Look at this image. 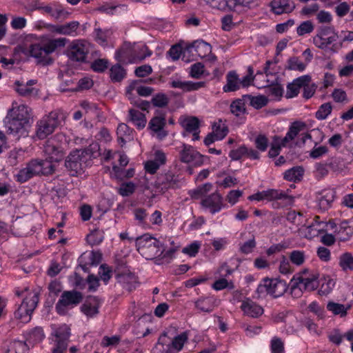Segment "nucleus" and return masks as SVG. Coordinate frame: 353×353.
I'll return each instance as SVG.
<instances>
[{"instance_id": "e433bc0d", "label": "nucleus", "mask_w": 353, "mask_h": 353, "mask_svg": "<svg viewBox=\"0 0 353 353\" xmlns=\"http://www.w3.org/2000/svg\"><path fill=\"white\" fill-rule=\"evenodd\" d=\"M126 76V70L120 63L112 65L110 69V78L113 82H121Z\"/></svg>"}, {"instance_id": "a19ab883", "label": "nucleus", "mask_w": 353, "mask_h": 353, "mask_svg": "<svg viewBox=\"0 0 353 353\" xmlns=\"http://www.w3.org/2000/svg\"><path fill=\"white\" fill-rule=\"evenodd\" d=\"M212 130L216 134V139H224L229 132L228 128L225 124V121H223L221 119L213 123Z\"/></svg>"}, {"instance_id": "6ab92c4d", "label": "nucleus", "mask_w": 353, "mask_h": 353, "mask_svg": "<svg viewBox=\"0 0 353 353\" xmlns=\"http://www.w3.org/2000/svg\"><path fill=\"white\" fill-rule=\"evenodd\" d=\"M263 200L272 201L274 200H282L284 201L283 206L291 205L293 201V197L288 195L283 191L276 189H268L263 191Z\"/></svg>"}, {"instance_id": "774afa93", "label": "nucleus", "mask_w": 353, "mask_h": 353, "mask_svg": "<svg viewBox=\"0 0 353 353\" xmlns=\"http://www.w3.org/2000/svg\"><path fill=\"white\" fill-rule=\"evenodd\" d=\"M272 353H283L284 351V345L281 339L277 337L272 339L271 341Z\"/></svg>"}, {"instance_id": "0eeeda50", "label": "nucleus", "mask_w": 353, "mask_h": 353, "mask_svg": "<svg viewBox=\"0 0 353 353\" xmlns=\"http://www.w3.org/2000/svg\"><path fill=\"white\" fill-rule=\"evenodd\" d=\"M181 185V179L179 175L172 172L161 173L157 176L154 186L158 192L163 194L170 189H176Z\"/></svg>"}, {"instance_id": "dca6fc26", "label": "nucleus", "mask_w": 353, "mask_h": 353, "mask_svg": "<svg viewBox=\"0 0 353 353\" xmlns=\"http://www.w3.org/2000/svg\"><path fill=\"white\" fill-rule=\"evenodd\" d=\"M102 259V254L99 252L92 251L88 256L82 254L78 259L79 266L85 272H89L88 266H97Z\"/></svg>"}, {"instance_id": "ddd939ff", "label": "nucleus", "mask_w": 353, "mask_h": 353, "mask_svg": "<svg viewBox=\"0 0 353 353\" xmlns=\"http://www.w3.org/2000/svg\"><path fill=\"white\" fill-rule=\"evenodd\" d=\"M203 155L196 151L191 145L183 144L179 153L180 161L185 163H192L195 165L203 164Z\"/></svg>"}, {"instance_id": "6e6d98bb", "label": "nucleus", "mask_w": 353, "mask_h": 353, "mask_svg": "<svg viewBox=\"0 0 353 353\" xmlns=\"http://www.w3.org/2000/svg\"><path fill=\"white\" fill-rule=\"evenodd\" d=\"M14 85H16L15 90L17 92L23 97L30 96L35 90L34 88H29L26 83L19 81H16Z\"/></svg>"}, {"instance_id": "f704fd0d", "label": "nucleus", "mask_w": 353, "mask_h": 353, "mask_svg": "<svg viewBox=\"0 0 353 353\" xmlns=\"http://www.w3.org/2000/svg\"><path fill=\"white\" fill-rule=\"evenodd\" d=\"M350 305H343L333 301H329L327 304V309L334 315H340L341 317L347 315V312L350 309Z\"/></svg>"}, {"instance_id": "2eb2a0df", "label": "nucleus", "mask_w": 353, "mask_h": 353, "mask_svg": "<svg viewBox=\"0 0 353 353\" xmlns=\"http://www.w3.org/2000/svg\"><path fill=\"white\" fill-rule=\"evenodd\" d=\"M101 299L97 296H88L81 307V312L88 317H93L99 314Z\"/></svg>"}, {"instance_id": "09e8293b", "label": "nucleus", "mask_w": 353, "mask_h": 353, "mask_svg": "<svg viewBox=\"0 0 353 353\" xmlns=\"http://www.w3.org/2000/svg\"><path fill=\"white\" fill-rule=\"evenodd\" d=\"M323 225H325V223L318 222L317 221H316L315 223H311L307 227V232L305 236L307 238L312 239L318 236L319 234L324 231Z\"/></svg>"}, {"instance_id": "72a5a7b5", "label": "nucleus", "mask_w": 353, "mask_h": 353, "mask_svg": "<svg viewBox=\"0 0 353 353\" xmlns=\"http://www.w3.org/2000/svg\"><path fill=\"white\" fill-rule=\"evenodd\" d=\"M78 150L86 161L92 159H96L101 154L100 147L97 143H93L85 148Z\"/></svg>"}, {"instance_id": "79ce46f5", "label": "nucleus", "mask_w": 353, "mask_h": 353, "mask_svg": "<svg viewBox=\"0 0 353 353\" xmlns=\"http://www.w3.org/2000/svg\"><path fill=\"white\" fill-rule=\"evenodd\" d=\"M188 332H183L174 337H172L171 348L174 349L176 352H179L183 349L185 343L188 341Z\"/></svg>"}, {"instance_id": "5fc2aeb1", "label": "nucleus", "mask_w": 353, "mask_h": 353, "mask_svg": "<svg viewBox=\"0 0 353 353\" xmlns=\"http://www.w3.org/2000/svg\"><path fill=\"white\" fill-rule=\"evenodd\" d=\"M289 258L293 264L300 266L305 262V254L303 251L293 250L290 252Z\"/></svg>"}, {"instance_id": "4be33fe9", "label": "nucleus", "mask_w": 353, "mask_h": 353, "mask_svg": "<svg viewBox=\"0 0 353 353\" xmlns=\"http://www.w3.org/2000/svg\"><path fill=\"white\" fill-rule=\"evenodd\" d=\"M311 80L312 78L309 74L303 75L294 79L287 85L286 98L290 99L296 97L302 85H304V83L311 81Z\"/></svg>"}, {"instance_id": "a878e982", "label": "nucleus", "mask_w": 353, "mask_h": 353, "mask_svg": "<svg viewBox=\"0 0 353 353\" xmlns=\"http://www.w3.org/2000/svg\"><path fill=\"white\" fill-rule=\"evenodd\" d=\"M166 124L164 114L157 115L154 117L149 122V128L153 132L157 133L160 139L167 136V132L163 130V128Z\"/></svg>"}, {"instance_id": "680f3d73", "label": "nucleus", "mask_w": 353, "mask_h": 353, "mask_svg": "<svg viewBox=\"0 0 353 353\" xmlns=\"http://www.w3.org/2000/svg\"><path fill=\"white\" fill-rule=\"evenodd\" d=\"M263 88H268V92L276 97H281L283 93L282 86L279 83H272L271 85L266 84L263 85Z\"/></svg>"}, {"instance_id": "f3484780", "label": "nucleus", "mask_w": 353, "mask_h": 353, "mask_svg": "<svg viewBox=\"0 0 353 353\" xmlns=\"http://www.w3.org/2000/svg\"><path fill=\"white\" fill-rule=\"evenodd\" d=\"M271 11L276 14L291 13L296 8V4L292 0H272L270 3Z\"/></svg>"}, {"instance_id": "338daca9", "label": "nucleus", "mask_w": 353, "mask_h": 353, "mask_svg": "<svg viewBox=\"0 0 353 353\" xmlns=\"http://www.w3.org/2000/svg\"><path fill=\"white\" fill-rule=\"evenodd\" d=\"M79 23L78 21H71L68 23L62 25L63 34L65 35H74L78 29Z\"/></svg>"}, {"instance_id": "49530a36", "label": "nucleus", "mask_w": 353, "mask_h": 353, "mask_svg": "<svg viewBox=\"0 0 353 353\" xmlns=\"http://www.w3.org/2000/svg\"><path fill=\"white\" fill-rule=\"evenodd\" d=\"M245 101L246 100L244 99L243 96V99H236L232 101L230 107L231 113L236 117H240L244 114L246 112Z\"/></svg>"}, {"instance_id": "37998d69", "label": "nucleus", "mask_w": 353, "mask_h": 353, "mask_svg": "<svg viewBox=\"0 0 353 353\" xmlns=\"http://www.w3.org/2000/svg\"><path fill=\"white\" fill-rule=\"evenodd\" d=\"M338 234L340 241H346L352 236L353 228L348 225L347 221H342L340 224Z\"/></svg>"}, {"instance_id": "bb28decb", "label": "nucleus", "mask_w": 353, "mask_h": 353, "mask_svg": "<svg viewBox=\"0 0 353 353\" xmlns=\"http://www.w3.org/2000/svg\"><path fill=\"white\" fill-rule=\"evenodd\" d=\"M170 86L173 88H179L184 92H191L197 90L201 88L205 87V82H192V81H182L181 80H172L170 83Z\"/></svg>"}, {"instance_id": "a211bd4d", "label": "nucleus", "mask_w": 353, "mask_h": 353, "mask_svg": "<svg viewBox=\"0 0 353 353\" xmlns=\"http://www.w3.org/2000/svg\"><path fill=\"white\" fill-rule=\"evenodd\" d=\"M43 152L47 156L46 159L52 162H59L64 157L63 149L54 143L53 140H48L44 145Z\"/></svg>"}, {"instance_id": "69168bd1", "label": "nucleus", "mask_w": 353, "mask_h": 353, "mask_svg": "<svg viewBox=\"0 0 353 353\" xmlns=\"http://www.w3.org/2000/svg\"><path fill=\"white\" fill-rule=\"evenodd\" d=\"M254 143H255L256 148L259 150H260L261 152H264L268 148V139L265 135L259 134L256 137Z\"/></svg>"}, {"instance_id": "052dcab7", "label": "nucleus", "mask_w": 353, "mask_h": 353, "mask_svg": "<svg viewBox=\"0 0 353 353\" xmlns=\"http://www.w3.org/2000/svg\"><path fill=\"white\" fill-rule=\"evenodd\" d=\"M135 190V185L132 182L123 183L119 188V193L123 196H129Z\"/></svg>"}, {"instance_id": "3c124183", "label": "nucleus", "mask_w": 353, "mask_h": 353, "mask_svg": "<svg viewBox=\"0 0 353 353\" xmlns=\"http://www.w3.org/2000/svg\"><path fill=\"white\" fill-rule=\"evenodd\" d=\"M332 106L330 103H325L322 104L315 113V117L318 120L325 119L332 112Z\"/></svg>"}, {"instance_id": "13d9d810", "label": "nucleus", "mask_w": 353, "mask_h": 353, "mask_svg": "<svg viewBox=\"0 0 353 353\" xmlns=\"http://www.w3.org/2000/svg\"><path fill=\"white\" fill-rule=\"evenodd\" d=\"M314 25L311 21L302 22L296 28V32L299 36L309 34L314 30Z\"/></svg>"}, {"instance_id": "0e129e2a", "label": "nucleus", "mask_w": 353, "mask_h": 353, "mask_svg": "<svg viewBox=\"0 0 353 353\" xmlns=\"http://www.w3.org/2000/svg\"><path fill=\"white\" fill-rule=\"evenodd\" d=\"M112 269L110 267H109L106 264H102L101 265L99 268V274L100 275V277L101 280L105 283H107L108 281L112 277Z\"/></svg>"}, {"instance_id": "bf43d9fd", "label": "nucleus", "mask_w": 353, "mask_h": 353, "mask_svg": "<svg viewBox=\"0 0 353 353\" xmlns=\"http://www.w3.org/2000/svg\"><path fill=\"white\" fill-rule=\"evenodd\" d=\"M310 82L307 81L304 83V85H302L303 88V97L306 99H310L314 94L317 88V85L315 83H311Z\"/></svg>"}, {"instance_id": "4c0bfd02", "label": "nucleus", "mask_w": 353, "mask_h": 353, "mask_svg": "<svg viewBox=\"0 0 353 353\" xmlns=\"http://www.w3.org/2000/svg\"><path fill=\"white\" fill-rule=\"evenodd\" d=\"M339 265L344 272L353 271V255L350 252H344L339 258Z\"/></svg>"}, {"instance_id": "de8ad7c7", "label": "nucleus", "mask_w": 353, "mask_h": 353, "mask_svg": "<svg viewBox=\"0 0 353 353\" xmlns=\"http://www.w3.org/2000/svg\"><path fill=\"white\" fill-rule=\"evenodd\" d=\"M212 188V185L210 183H206L194 190L189 191V195L192 199H198L202 196L206 194Z\"/></svg>"}, {"instance_id": "5701e85b", "label": "nucleus", "mask_w": 353, "mask_h": 353, "mask_svg": "<svg viewBox=\"0 0 353 353\" xmlns=\"http://www.w3.org/2000/svg\"><path fill=\"white\" fill-rule=\"evenodd\" d=\"M268 283V294L274 298L281 296L287 291L288 285L285 281L273 279L266 278V283Z\"/></svg>"}, {"instance_id": "603ef678", "label": "nucleus", "mask_w": 353, "mask_h": 353, "mask_svg": "<svg viewBox=\"0 0 353 353\" xmlns=\"http://www.w3.org/2000/svg\"><path fill=\"white\" fill-rule=\"evenodd\" d=\"M306 65L301 62L296 57H290L288 60L286 69L289 70H297L302 72L305 69Z\"/></svg>"}, {"instance_id": "7ed1b4c3", "label": "nucleus", "mask_w": 353, "mask_h": 353, "mask_svg": "<svg viewBox=\"0 0 353 353\" xmlns=\"http://www.w3.org/2000/svg\"><path fill=\"white\" fill-rule=\"evenodd\" d=\"M136 246L138 252L148 260L161 256L165 252L163 244L149 234L137 237Z\"/></svg>"}, {"instance_id": "20e7f679", "label": "nucleus", "mask_w": 353, "mask_h": 353, "mask_svg": "<svg viewBox=\"0 0 353 353\" xmlns=\"http://www.w3.org/2000/svg\"><path fill=\"white\" fill-rule=\"evenodd\" d=\"M338 38V34L332 27L321 26L318 29L317 34L313 37V43L319 49L328 50L334 53L336 52L338 46L333 44L332 47L329 48V46L336 41Z\"/></svg>"}, {"instance_id": "cd10ccee", "label": "nucleus", "mask_w": 353, "mask_h": 353, "mask_svg": "<svg viewBox=\"0 0 353 353\" xmlns=\"http://www.w3.org/2000/svg\"><path fill=\"white\" fill-rule=\"evenodd\" d=\"M194 49L196 55L201 58H205L212 52V46L203 40L195 41L190 45L187 46V50L191 51Z\"/></svg>"}, {"instance_id": "7c9ffc66", "label": "nucleus", "mask_w": 353, "mask_h": 353, "mask_svg": "<svg viewBox=\"0 0 353 353\" xmlns=\"http://www.w3.org/2000/svg\"><path fill=\"white\" fill-rule=\"evenodd\" d=\"M226 79L227 83L223 88L225 92H234L239 89V79L235 71H230L226 76Z\"/></svg>"}, {"instance_id": "9d476101", "label": "nucleus", "mask_w": 353, "mask_h": 353, "mask_svg": "<svg viewBox=\"0 0 353 353\" xmlns=\"http://www.w3.org/2000/svg\"><path fill=\"white\" fill-rule=\"evenodd\" d=\"M86 161L80 153L78 149L74 150L70 152L65 161L66 169L70 172L72 176L76 175L83 170V165Z\"/></svg>"}, {"instance_id": "c756f323", "label": "nucleus", "mask_w": 353, "mask_h": 353, "mask_svg": "<svg viewBox=\"0 0 353 353\" xmlns=\"http://www.w3.org/2000/svg\"><path fill=\"white\" fill-rule=\"evenodd\" d=\"M34 176H37L32 161H30L26 167L21 169L16 174L17 181L19 183H25Z\"/></svg>"}, {"instance_id": "4d7b16f0", "label": "nucleus", "mask_w": 353, "mask_h": 353, "mask_svg": "<svg viewBox=\"0 0 353 353\" xmlns=\"http://www.w3.org/2000/svg\"><path fill=\"white\" fill-rule=\"evenodd\" d=\"M169 99L163 93H159L154 96L152 99V103L155 107L163 108L167 106Z\"/></svg>"}, {"instance_id": "aec40b11", "label": "nucleus", "mask_w": 353, "mask_h": 353, "mask_svg": "<svg viewBox=\"0 0 353 353\" xmlns=\"http://www.w3.org/2000/svg\"><path fill=\"white\" fill-rule=\"evenodd\" d=\"M37 175L49 176L55 172V166L53 162L46 159H32L31 160Z\"/></svg>"}, {"instance_id": "473e14b6", "label": "nucleus", "mask_w": 353, "mask_h": 353, "mask_svg": "<svg viewBox=\"0 0 353 353\" xmlns=\"http://www.w3.org/2000/svg\"><path fill=\"white\" fill-rule=\"evenodd\" d=\"M130 121L137 127L143 129L146 124V118L144 114L138 110L130 109L129 110Z\"/></svg>"}, {"instance_id": "6e6552de", "label": "nucleus", "mask_w": 353, "mask_h": 353, "mask_svg": "<svg viewBox=\"0 0 353 353\" xmlns=\"http://www.w3.org/2000/svg\"><path fill=\"white\" fill-rule=\"evenodd\" d=\"M318 276L312 274L307 278L301 275L294 276L291 279L292 291L299 289L300 291H314L319 287Z\"/></svg>"}, {"instance_id": "412c9836", "label": "nucleus", "mask_w": 353, "mask_h": 353, "mask_svg": "<svg viewBox=\"0 0 353 353\" xmlns=\"http://www.w3.org/2000/svg\"><path fill=\"white\" fill-rule=\"evenodd\" d=\"M241 309L243 314L252 318H259L263 314V308L249 298L242 301Z\"/></svg>"}, {"instance_id": "b1692460", "label": "nucleus", "mask_w": 353, "mask_h": 353, "mask_svg": "<svg viewBox=\"0 0 353 353\" xmlns=\"http://www.w3.org/2000/svg\"><path fill=\"white\" fill-rule=\"evenodd\" d=\"M220 303V301L214 296L201 297L195 301V307L201 312L210 313Z\"/></svg>"}, {"instance_id": "4468645a", "label": "nucleus", "mask_w": 353, "mask_h": 353, "mask_svg": "<svg viewBox=\"0 0 353 353\" xmlns=\"http://www.w3.org/2000/svg\"><path fill=\"white\" fill-rule=\"evenodd\" d=\"M201 204L203 208L208 209L212 214H215L223 207V197L216 192L203 199Z\"/></svg>"}, {"instance_id": "c85d7f7f", "label": "nucleus", "mask_w": 353, "mask_h": 353, "mask_svg": "<svg viewBox=\"0 0 353 353\" xmlns=\"http://www.w3.org/2000/svg\"><path fill=\"white\" fill-rule=\"evenodd\" d=\"M119 283L122 284L123 288L130 292L135 289L137 281L135 275L131 272L117 274Z\"/></svg>"}, {"instance_id": "c03bdc74", "label": "nucleus", "mask_w": 353, "mask_h": 353, "mask_svg": "<svg viewBox=\"0 0 353 353\" xmlns=\"http://www.w3.org/2000/svg\"><path fill=\"white\" fill-rule=\"evenodd\" d=\"M42 10L55 19H59L62 17L65 18L68 14L66 10L59 6L54 7L46 6L43 7Z\"/></svg>"}, {"instance_id": "e2e57ef3", "label": "nucleus", "mask_w": 353, "mask_h": 353, "mask_svg": "<svg viewBox=\"0 0 353 353\" xmlns=\"http://www.w3.org/2000/svg\"><path fill=\"white\" fill-rule=\"evenodd\" d=\"M286 219L288 221L299 226L303 223V214L300 212L296 213L294 210L290 211L287 214Z\"/></svg>"}, {"instance_id": "c9c22d12", "label": "nucleus", "mask_w": 353, "mask_h": 353, "mask_svg": "<svg viewBox=\"0 0 353 353\" xmlns=\"http://www.w3.org/2000/svg\"><path fill=\"white\" fill-rule=\"evenodd\" d=\"M245 99L249 104L255 109H261L265 106L268 103V99L264 95H258L253 97L250 94L244 95Z\"/></svg>"}, {"instance_id": "39448f33", "label": "nucleus", "mask_w": 353, "mask_h": 353, "mask_svg": "<svg viewBox=\"0 0 353 353\" xmlns=\"http://www.w3.org/2000/svg\"><path fill=\"white\" fill-rule=\"evenodd\" d=\"M82 300L81 292L74 290L64 291L56 303L55 310L59 315H65L70 309L79 305Z\"/></svg>"}, {"instance_id": "f8f14e48", "label": "nucleus", "mask_w": 353, "mask_h": 353, "mask_svg": "<svg viewBox=\"0 0 353 353\" xmlns=\"http://www.w3.org/2000/svg\"><path fill=\"white\" fill-rule=\"evenodd\" d=\"M88 52V48L85 43L80 41H75L69 46L67 55L72 61L83 62Z\"/></svg>"}, {"instance_id": "9b49d317", "label": "nucleus", "mask_w": 353, "mask_h": 353, "mask_svg": "<svg viewBox=\"0 0 353 353\" xmlns=\"http://www.w3.org/2000/svg\"><path fill=\"white\" fill-rule=\"evenodd\" d=\"M70 335V328L65 325L60 326L54 331L56 347L53 348L52 353H63L67 349Z\"/></svg>"}, {"instance_id": "1a4fd4ad", "label": "nucleus", "mask_w": 353, "mask_h": 353, "mask_svg": "<svg viewBox=\"0 0 353 353\" xmlns=\"http://www.w3.org/2000/svg\"><path fill=\"white\" fill-rule=\"evenodd\" d=\"M38 301L39 297L37 294L33 295L30 299H24L14 313L15 317L21 319L23 322H28Z\"/></svg>"}, {"instance_id": "a18cd8bd", "label": "nucleus", "mask_w": 353, "mask_h": 353, "mask_svg": "<svg viewBox=\"0 0 353 353\" xmlns=\"http://www.w3.org/2000/svg\"><path fill=\"white\" fill-rule=\"evenodd\" d=\"M44 337L45 335L43 329L41 327H37L28 332L26 341L29 344L34 345L41 342Z\"/></svg>"}, {"instance_id": "8fccbe9b", "label": "nucleus", "mask_w": 353, "mask_h": 353, "mask_svg": "<svg viewBox=\"0 0 353 353\" xmlns=\"http://www.w3.org/2000/svg\"><path fill=\"white\" fill-rule=\"evenodd\" d=\"M305 123L301 121H294L290 126L289 130L287 132L288 138L293 140L299 132L305 128Z\"/></svg>"}, {"instance_id": "393cba45", "label": "nucleus", "mask_w": 353, "mask_h": 353, "mask_svg": "<svg viewBox=\"0 0 353 353\" xmlns=\"http://www.w3.org/2000/svg\"><path fill=\"white\" fill-rule=\"evenodd\" d=\"M336 192L332 189L323 190L319 193L317 201L319 208L325 211L328 210L334 200Z\"/></svg>"}, {"instance_id": "f03ea898", "label": "nucleus", "mask_w": 353, "mask_h": 353, "mask_svg": "<svg viewBox=\"0 0 353 353\" xmlns=\"http://www.w3.org/2000/svg\"><path fill=\"white\" fill-rule=\"evenodd\" d=\"M7 132L8 134L21 137H27L30 127V117L27 108L20 105L10 117H7L5 121Z\"/></svg>"}, {"instance_id": "f257e3e1", "label": "nucleus", "mask_w": 353, "mask_h": 353, "mask_svg": "<svg viewBox=\"0 0 353 353\" xmlns=\"http://www.w3.org/2000/svg\"><path fill=\"white\" fill-rule=\"evenodd\" d=\"M68 39L65 38H57L48 39L42 43L31 44L29 48L30 54L35 58L37 63L42 65H48L53 63L50 54L57 48L65 46Z\"/></svg>"}, {"instance_id": "ea45409f", "label": "nucleus", "mask_w": 353, "mask_h": 353, "mask_svg": "<svg viewBox=\"0 0 353 353\" xmlns=\"http://www.w3.org/2000/svg\"><path fill=\"white\" fill-rule=\"evenodd\" d=\"M181 126L188 132L196 131L199 128L200 121L196 117H189L180 122Z\"/></svg>"}, {"instance_id": "2f4dec72", "label": "nucleus", "mask_w": 353, "mask_h": 353, "mask_svg": "<svg viewBox=\"0 0 353 353\" xmlns=\"http://www.w3.org/2000/svg\"><path fill=\"white\" fill-rule=\"evenodd\" d=\"M304 168L302 166H294L284 173V179L289 181H301L304 174Z\"/></svg>"}, {"instance_id": "58836bf2", "label": "nucleus", "mask_w": 353, "mask_h": 353, "mask_svg": "<svg viewBox=\"0 0 353 353\" xmlns=\"http://www.w3.org/2000/svg\"><path fill=\"white\" fill-rule=\"evenodd\" d=\"M168 332L164 331L159 337L155 348L159 352L163 353L165 350L171 348L172 337L168 335Z\"/></svg>"}, {"instance_id": "864d4df0", "label": "nucleus", "mask_w": 353, "mask_h": 353, "mask_svg": "<svg viewBox=\"0 0 353 353\" xmlns=\"http://www.w3.org/2000/svg\"><path fill=\"white\" fill-rule=\"evenodd\" d=\"M108 66L109 61L108 59H97L91 63L90 68L96 72L102 73L108 69Z\"/></svg>"}, {"instance_id": "423d86ee", "label": "nucleus", "mask_w": 353, "mask_h": 353, "mask_svg": "<svg viewBox=\"0 0 353 353\" xmlns=\"http://www.w3.org/2000/svg\"><path fill=\"white\" fill-rule=\"evenodd\" d=\"M59 115L57 111H52L37 122L35 134L39 139H44L53 133L60 123Z\"/></svg>"}]
</instances>
